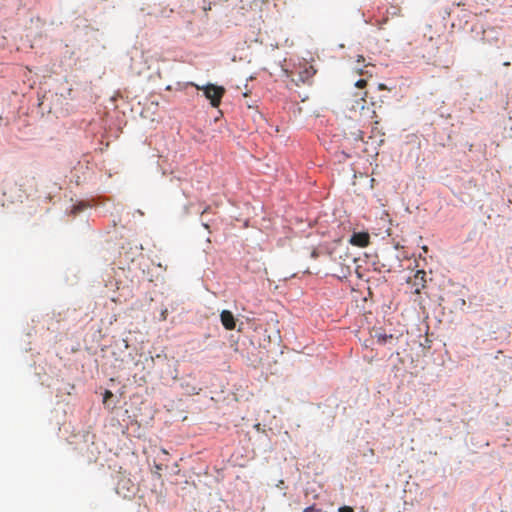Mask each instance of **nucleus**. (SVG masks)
Masks as SVG:
<instances>
[{
    "mask_svg": "<svg viewBox=\"0 0 512 512\" xmlns=\"http://www.w3.org/2000/svg\"><path fill=\"white\" fill-rule=\"evenodd\" d=\"M366 96V91L363 94L356 93L351 98L347 99L346 105L351 112L359 115L360 118L374 120V118H377L374 103L372 102L369 105Z\"/></svg>",
    "mask_w": 512,
    "mask_h": 512,
    "instance_id": "obj_1",
    "label": "nucleus"
},
{
    "mask_svg": "<svg viewBox=\"0 0 512 512\" xmlns=\"http://www.w3.org/2000/svg\"><path fill=\"white\" fill-rule=\"evenodd\" d=\"M193 85L196 87V89L203 91L205 97L210 101L212 107L217 108L220 105L221 100L225 94L224 87L214 84H207L204 86L195 84Z\"/></svg>",
    "mask_w": 512,
    "mask_h": 512,
    "instance_id": "obj_2",
    "label": "nucleus"
},
{
    "mask_svg": "<svg viewBox=\"0 0 512 512\" xmlns=\"http://www.w3.org/2000/svg\"><path fill=\"white\" fill-rule=\"evenodd\" d=\"M407 283L411 286L412 293L420 294L426 287V272L417 270L412 277L408 278Z\"/></svg>",
    "mask_w": 512,
    "mask_h": 512,
    "instance_id": "obj_3",
    "label": "nucleus"
},
{
    "mask_svg": "<svg viewBox=\"0 0 512 512\" xmlns=\"http://www.w3.org/2000/svg\"><path fill=\"white\" fill-rule=\"evenodd\" d=\"M316 73V70L313 68L312 65L304 64L302 67H300L297 78H293L292 80L295 82L297 86L301 84H306L311 81V79L314 77Z\"/></svg>",
    "mask_w": 512,
    "mask_h": 512,
    "instance_id": "obj_4",
    "label": "nucleus"
},
{
    "mask_svg": "<svg viewBox=\"0 0 512 512\" xmlns=\"http://www.w3.org/2000/svg\"><path fill=\"white\" fill-rule=\"evenodd\" d=\"M350 244L357 247H367L370 244V235L367 232H355L349 240Z\"/></svg>",
    "mask_w": 512,
    "mask_h": 512,
    "instance_id": "obj_5",
    "label": "nucleus"
},
{
    "mask_svg": "<svg viewBox=\"0 0 512 512\" xmlns=\"http://www.w3.org/2000/svg\"><path fill=\"white\" fill-rule=\"evenodd\" d=\"M221 323L227 330H233L236 327L234 315L229 310H223L220 314Z\"/></svg>",
    "mask_w": 512,
    "mask_h": 512,
    "instance_id": "obj_6",
    "label": "nucleus"
},
{
    "mask_svg": "<svg viewBox=\"0 0 512 512\" xmlns=\"http://www.w3.org/2000/svg\"><path fill=\"white\" fill-rule=\"evenodd\" d=\"M367 86V81L365 79H360L355 83V87L358 89H364Z\"/></svg>",
    "mask_w": 512,
    "mask_h": 512,
    "instance_id": "obj_7",
    "label": "nucleus"
},
{
    "mask_svg": "<svg viewBox=\"0 0 512 512\" xmlns=\"http://www.w3.org/2000/svg\"><path fill=\"white\" fill-rule=\"evenodd\" d=\"M303 512H324L321 508H317L315 505L306 507Z\"/></svg>",
    "mask_w": 512,
    "mask_h": 512,
    "instance_id": "obj_8",
    "label": "nucleus"
},
{
    "mask_svg": "<svg viewBox=\"0 0 512 512\" xmlns=\"http://www.w3.org/2000/svg\"><path fill=\"white\" fill-rule=\"evenodd\" d=\"M392 338H393L392 335H379L378 336V340L381 343H385L387 341V339H392Z\"/></svg>",
    "mask_w": 512,
    "mask_h": 512,
    "instance_id": "obj_9",
    "label": "nucleus"
},
{
    "mask_svg": "<svg viewBox=\"0 0 512 512\" xmlns=\"http://www.w3.org/2000/svg\"><path fill=\"white\" fill-rule=\"evenodd\" d=\"M113 396V393L110 390H106L103 397V403H106L109 398Z\"/></svg>",
    "mask_w": 512,
    "mask_h": 512,
    "instance_id": "obj_10",
    "label": "nucleus"
},
{
    "mask_svg": "<svg viewBox=\"0 0 512 512\" xmlns=\"http://www.w3.org/2000/svg\"><path fill=\"white\" fill-rule=\"evenodd\" d=\"M338 512H354V509L350 506H342L339 508Z\"/></svg>",
    "mask_w": 512,
    "mask_h": 512,
    "instance_id": "obj_11",
    "label": "nucleus"
},
{
    "mask_svg": "<svg viewBox=\"0 0 512 512\" xmlns=\"http://www.w3.org/2000/svg\"><path fill=\"white\" fill-rule=\"evenodd\" d=\"M84 207H85L84 205L75 206L74 209H73V213L81 211Z\"/></svg>",
    "mask_w": 512,
    "mask_h": 512,
    "instance_id": "obj_12",
    "label": "nucleus"
},
{
    "mask_svg": "<svg viewBox=\"0 0 512 512\" xmlns=\"http://www.w3.org/2000/svg\"><path fill=\"white\" fill-rule=\"evenodd\" d=\"M166 318H167V309L163 310L161 313V319L166 320Z\"/></svg>",
    "mask_w": 512,
    "mask_h": 512,
    "instance_id": "obj_13",
    "label": "nucleus"
},
{
    "mask_svg": "<svg viewBox=\"0 0 512 512\" xmlns=\"http://www.w3.org/2000/svg\"><path fill=\"white\" fill-rule=\"evenodd\" d=\"M254 428H255L257 431H261V430H262V429H261V424H259V423H258V424H255V425H254Z\"/></svg>",
    "mask_w": 512,
    "mask_h": 512,
    "instance_id": "obj_14",
    "label": "nucleus"
},
{
    "mask_svg": "<svg viewBox=\"0 0 512 512\" xmlns=\"http://www.w3.org/2000/svg\"><path fill=\"white\" fill-rule=\"evenodd\" d=\"M378 88H379V90H384V89H386V86H385V84H379Z\"/></svg>",
    "mask_w": 512,
    "mask_h": 512,
    "instance_id": "obj_15",
    "label": "nucleus"
},
{
    "mask_svg": "<svg viewBox=\"0 0 512 512\" xmlns=\"http://www.w3.org/2000/svg\"><path fill=\"white\" fill-rule=\"evenodd\" d=\"M209 209H210V206H207V207L202 211V214H205V213L209 212Z\"/></svg>",
    "mask_w": 512,
    "mask_h": 512,
    "instance_id": "obj_16",
    "label": "nucleus"
},
{
    "mask_svg": "<svg viewBox=\"0 0 512 512\" xmlns=\"http://www.w3.org/2000/svg\"><path fill=\"white\" fill-rule=\"evenodd\" d=\"M360 61H364L363 56H359L358 62H360Z\"/></svg>",
    "mask_w": 512,
    "mask_h": 512,
    "instance_id": "obj_17",
    "label": "nucleus"
},
{
    "mask_svg": "<svg viewBox=\"0 0 512 512\" xmlns=\"http://www.w3.org/2000/svg\"><path fill=\"white\" fill-rule=\"evenodd\" d=\"M504 65H505V66H509V65H510V63H509V62H505V63H504Z\"/></svg>",
    "mask_w": 512,
    "mask_h": 512,
    "instance_id": "obj_18",
    "label": "nucleus"
}]
</instances>
